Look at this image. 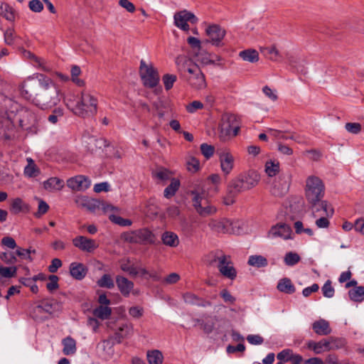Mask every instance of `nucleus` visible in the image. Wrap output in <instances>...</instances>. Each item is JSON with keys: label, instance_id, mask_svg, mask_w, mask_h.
Returning <instances> with one entry per match:
<instances>
[{"label": "nucleus", "instance_id": "obj_1", "mask_svg": "<svg viewBox=\"0 0 364 364\" xmlns=\"http://www.w3.org/2000/svg\"><path fill=\"white\" fill-rule=\"evenodd\" d=\"M37 77L38 83L33 79H28L22 84V97L41 109L54 107L61 99L59 87L51 78L43 74H39Z\"/></svg>", "mask_w": 364, "mask_h": 364}, {"label": "nucleus", "instance_id": "obj_2", "mask_svg": "<svg viewBox=\"0 0 364 364\" xmlns=\"http://www.w3.org/2000/svg\"><path fill=\"white\" fill-rule=\"evenodd\" d=\"M259 181L260 175L255 170L240 173L230 181L226 195L223 197V203L225 205H232L239 193L253 188Z\"/></svg>", "mask_w": 364, "mask_h": 364}, {"label": "nucleus", "instance_id": "obj_3", "mask_svg": "<svg viewBox=\"0 0 364 364\" xmlns=\"http://www.w3.org/2000/svg\"><path fill=\"white\" fill-rule=\"evenodd\" d=\"M325 186L318 176H310L306 180L305 196L313 213L319 212L317 205L323 199Z\"/></svg>", "mask_w": 364, "mask_h": 364}, {"label": "nucleus", "instance_id": "obj_4", "mask_svg": "<svg viewBox=\"0 0 364 364\" xmlns=\"http://www.w3.org/2000/svg\"><path fill=\"white\" fill-rule=\"evenodd\" d=\"M176 63L178 66V70L183 73H188L187 80L189 84L196 89L205 87L206 82L204 74L200 70L199 66L192 63L190 60H186L184 58H177Z\"/></svg>", "mask_w": 364, "mask_h": 364}, {"label": "nucleus", "instance_id": "obj_5", "mask_svg": "<svg viewBox=\"0 0 364 364\" xmlns=\"http://www.w3.org/2000/svg\"><path fill=\"white\" fill-rule=\"evenodd\" d=\"M98 100L90 92L82 91L80 100L73 109L75 114L82 117H92L97 112Z\"/></svg>", "mask_w": 364, "mask_h": 364}, {"label": "nucleus", "instance_id": "obj_6", "mask_svg": "<svg viewBox=\"0 0 364 364\" xmlns=\"http://www.w3.org/2000/svg\"><path fill=\"white\" fill-rule=\"evenodd\" d=\"M122 239L129 243L139 245H154L156 237L149 228H144L122 234Z\"/></svg>", "mask_w": 364, "mask_h": 364}, {"label": "nucleus", "instance_id": "obj_7", "mask_svg": "<svg viewBox=\"0 0 364 364\" xmlns=\"http://www.w3.org/2000/svg\"><path fill=\"white\" fill-rule=\"evenodd\" d=\"M193 195V205L197 213L201 217L213 215L217 213V208L210 204L206 198V193L204 190L201 193L198 191L191 192Z\"/></svg>", "mask_w": 364, "mask_h": 364}, {"label": "nucleus", "instance_id": "obj_8", "mask_svg": "<svg viewBox=\"0 0 364 364\" xmlns=\"http://www.w3.org/2000/svg\"><path fill=\"white\" fill-rule=\"evenodd\" d=\"M60 307L53 297H46L33 306L31 314L35 320H45L48 318L47 314L58 311Z\"/></svg>", "mask_w": 364, "mask_h": 364}, {"label": "nucleus", "instance_id": "obj_9", "mask_svg": "<svg viewBox=\"0 0 364 364\" xmlns=\"http://www.w3.org/2000/svg\"><path fill=\"white\" fill-rule=\"evenodd\" d=\"M139 73L145 87L153 88L159 84V75L152 64L148 65L144 60H141Z\"/></svg>", "mask_w": 364, "mask_h": 364}, {"label": "nucleus", "instance_id": "obj_10", "mask_svg": "<svg viewBox=\"0 0 364 364\" xmlns=\"http://www.w3.org/2000/svg\"><path fill=\"white\" fill-rule=\"evenodd\" d=\"M210 229L217 233H230L235 234L237 231L235 230L236 227V223H233L231 220L222 218L218 219H210L208 223Z\"/></svg>", "mask_w": 364, "mask_h": 364}, {"label": "nucleus", "instance_id": "obj_11", "mask_svg": "<svg viewBox=\"0 0 364 364\" xmlns=\"http://www.w3.org/2000/svg\"><path fill=\"white\" fill-rule=\"evenodd\" d=\"M217 267L223 277L230 280H234L237 277V272L230 255L222 256L220 264H217Z\"/></svg>", "mask_w": 364, "mask_h": 364}, {"label": "nucleus", "instance_id": "obj_12", "mask_svg": "<svg viewBox=\"0 0 364 364\" xmlns=\"http://www.w3.org/2000/svg\"><path fill=\"white\" fill-rule=\"evenodd\" d=\"M175 25L183 31H188L190 28L188 22L196 23L198 18L191 12L187 10L181 11L174 14Z\"/></svg>", "mask_w": 364, "mask_h": 364}, {"label": "nucleus", "instance_id": "obj_13", "mask_svg": "<svg viewBox=\"0 0 364 364\" xmlns=\"http://www.w3.org/2000/svg\"><path fill=\"white\" fill-rule=\"evenodd\" d=\"M206 35L209 37L208 42L211 43L213 46H221L222 40L225 36V30L219 25L212 24L205 29Z\"/></svg>", "mask_w": 364, "mask_h": 364}, {"label": "nucleus", "instance_id": "obj_14", "mask_svg": "<svg viewBox=\"0 0 364 364\" xmlns=\"http://www.w3.org/2000/svg\"><path fill=\"white\" fill-rule=\"evenodd\" d=\"M90 185V178L84 175H77L67 180L68 187L73 191H85Z\"/></svg>", "mask_w": 364, "mask_h": 364}, {"label": "nucleus", "instance_id": "obj_15", "mask_svg": "<svg viewBox=\"0 0 364 364\" xmlns=\"http://www.w3.org/2000/svg\"><path fill=\"white\" fill-rule=\"evenodd\" d=\"M98 304L92 311L93 315L101 320L107 319L112 314V309L109 306L110 301L107 297H98Z\"/></svg>", "mask_w": 364, "mask_h": 364}, {"label": "nucleus", "instance_id": "obj_16", "mask_svg": "<svg viewBox=\"0 0 364 364\" xmlns=\"http://www.w3.org/2000/svg\"><path fill=\"white\" fill-rule=\"evenodd\" d=\"M292 230L291 227L286 223H277L273 225L268 232L269 237H281L284 240L291 239Z\"/></svg>", "mask_w": 364, "mask_h": 364}, {"label": "nucleus", "instance_id": "obj_17", "mask_svg": "<svg viewBox=\"0 0 364 364\" xmlns=\"http://www.w3.org/2000/svg\"><path fill=\"white\" fill-rule=\"evenodd\" d=\"M234 122H236V117L234 114L224 116L220 124L221 131L228 135L236 136L240 127L237 124H233Z\"/></svg>", "mask_w": 364, "mask_h": 364}, {"label": "nucleus", "instance_id": "obj_18", "mask_svg": "<svg viewBox=\"0 0 364 364\" xmlns=\"http://www.w3.org/2000/svg\"><path fill=\"white\" fill-rule=\"evenodd\" d=\"M73 244L82 251L92 252L97 248L95 240L85 236H77L73 239Z\"/></svg>", "mask_w": 364, "mask_h": 364}, {"label": "nucleus", "instance_id": "obj_19", "mask_svg": "<svg viewBox=\"0 0 364 364\" xmlns=\"http://www.w3.org/2000/svg\"><path fill=\"white\" fill-rule=\"evenodd\" d=\"M220 168L223 173L227 176L230 173L234 167L235 159L229 151H223L219 155Z\"/></svg>", "mask_w": 364, "mask_h": 364}, {"label": "nucleus", "instance_id": "obj_20", "mask_svg": "<svg viewBox=\"0 0 364 364\" xmlns=\"http://www.w3.org/2000/svg\"><path fill=\"white\" fill-rule=\"evenodd\" d=\"M69 271L73 278L82 280L87 275L88 269L84 264L75 262L70 264Z\"/></svg>", "mask_w": 364, "mask_h": 364}, {"label": "nucleus", "instance_id": "obj_21", "mask_svg": "<svg viewBox=\"0 0 364 364\" xmlns=\"http://www.w3.org/2000/svg\"><path fill=\"white\" fill-rule=\"evenodd\" d=\"M134 328L132 323H124L122 325L118 331L114 333L112 339L116 343H121L122 340L127 338L133 335Z\"/></svg>", "mask_w": 364, "mask_h": 364}, {"label": "nucleus", "instance_id": "obj_22", "mask_svg": "<svg viewBox=\"0 0 364 364\" xmlns=\"http://www.w3.org/2000/svg\"><path fill=\"white\" fill-rule=\"evenodd\" d=\"M116 284L119 290L124 296L129 295L134 288V283L121 275L116 277Z\"/></svg>", "mask_w": 364, "mask_h": 364}, {"label": "nucleus", "instance_id": "obj_23", "mask_svg": "<svg viewBox=\"0 0 364 364\" xmlns=\"http://www.w3.org/2000/svg\"><path fill=\"white\" fill-rule=\"evenodd\" d=\"M306 345L308 348L312 350L316 354H321L323 352L331 350L327 339H322L318 342L309 341Z\"/></svg>", "mask_w": 364, "mask_h": 364}, {"label": "nucleus", "instance_id": "obj_24", "mask_svg": "<svg viewBox=\"0 0 364 364\" xmlns=\"http://www.w3.org/2000/svg\"><path fill=\"white\" fill-rule=\"evenodd\" d=\"M312 328L319 336H327L331 333L329 323L322 318L314 321L312 324Z\"/></svg>", "mask_w": 364, "mask_h": 364}, {"label": "nucleus", "instance_id": "obj_25", "mask_svg": "<svg viewBox=\"0 0 364 364\" xmlns=\"http://www.w3.org/2000/svg\"><path fill=\"white\" fill-rule=\"evenodd\" d=\"M277 289L282 293L285 294H293L296 291V288L291 279L287 277L282 278L279 280Z\"/></svg>", "mask_w": 364, "mask_h": 364}, {"label": "nucleus", "instance_id": "obj_26", "mask_svg": "<svg viewBox=\"0 0 364 364\" xmlns=\"http://www.w3.org/2000/svg\"><path fill=\"white\" fill-rule=\"evenodd\" d=\"M29 206L21 198H16L11 201L10 211L13 214H18L23 211H28Z\"/></svg>", "mask_w": 364, "mask_h": 364}, {"label": "nucleus", "instance_id": "obj_27", "mask_svg": "<svg viewBox=\"0 0 364 364\" xmlns=\"http://www.w3.org/2000/svg\"><path fill=\"white\" fill-rule=\"evenodd\" d=\"M162 242L169 247H175L179 244V239L178 235L171 231H166L161 235Z\"/></svg>", "mask_w": 364, "mask_h": 364}, {"label": "nucleus", "instance_id": "obj_28", "mask_svg": "<svg viewBox=\"0 0 364 364\" xmlns=\"http://www.w3.org/2000/svg\"><path fill=\"white\" fill-rule=\"evenodd\" d=\"M239 56L245 61L256 63L259 60V53L255 49H247L240 52Z\"/></svg>", "mask_w": 364, "mask_h": 364}, {"label": "nucleus", "instance_id": "obj_29", "mask_svg": "<svg viewBox=\"0 0 364 364\" xmlns=\"http://www.w3.org/2000/svg\"><path fill=\"white\" fill-rule=\"evenodd\" d=\"M63 353L65 355H73L76 351V342L71 337H67L63 340Z\"/></svg>", "mask_w": 364, "mask_h": 364}, {"label": "nucleus", "instance_id": "obj_30", "mask_svg": "<svg viewBox=\"0 0 364 364\" xmlns=\"http://www.w3.org/2000/svg\"><path fill=\"white\" fill-rule=\"evenodd\" d=\"M0 15L5 18L7 21H14L15 20V10L8 4H1Z\"/></svg>", "mask_w": 364, "mask_h": 364}, {"label": "nucleus", "instance_id": "obj_31", "mask_svg": "<svg viewBox=\"0 0 364 364\" xmlns=\"http://www.w3.org/2000/svg\"><path fill=\"white\" fill-rule=\"evenodd\" d=\"M263 55L272 61H279L281 55L275 46L263 48L261 50Z\"/></svg>", "mask_w": 364, "mask_h": 364}, {"label": "nucleus", "instance_id": "obj_32", "mask_svg": "<svg viewBox=\"0 0 364 364\" xmlns=\"http://www.w3.org/2000/svg\"><path fill=\"white\" fill-rule=\"evenodd\" d=\"M146 357L149 364H162L164 360L163 354L159 350L147 351Z\"/></svg>", "mask_w": 364, "mask_h": 364}, {"label": "nucleus", "instance_id": "obj_33", "mask_svg": "<svg viewBox=\"0 0 364 364\" xmlns=\"http://www.w3.org/2000/svg\"><path fill=\"white\" fill-rule=\"evenodd\" d=\"M180 187V181L178 179L173 178L171 183L165 188L164 196L166 198L173 196Z\"/></svg>", "mask_w": 364, "mask_h": 364}, {"label": "nucleus", "instance_id": "obj_34", "mask_svg": "<svg viewBox=\"0 0 364 364\" xmlns=\"http://www.w3.org/2000/svg\"><path fill=\"white\" fill-rule=\"evenodd\" d=\"M97 284L100 287L108 289H112L114 287V280L109 274H103L102 277L97 281Z\"/></svg>", "mask_w": 364, "mask_h": 364}, {"label": "nucleus", "instance_id": "obj_35", "mask_svg": "<svg viewBox=\"0 0 364 364\" xmlns=\"http://www.w3.org/2000/svg\"><path fill=\"white\" fill-rule=\"evenodd\" d=\"M248 264L256 267H264L268 264L267 259L262 255H252L249 257Z\"/></svg>", "mask_w": 364, "mask_h": 364}, {"label": "nucleus", "instance_id": "obj_36", "mask_svg": "<svg viewBox=\"0 0 364 364\" xmlns=\"http://www.w3.org/2000/svg\"><path fill=\"white\" fill-rule=\"evenodd\" d=\"M225 255L220 250L212 251L205 256V262L208 265L213 266L215 262L220 264V257Z\"/></svg>", "mask_w": 364, "mask_h": 364}, {"label": "nucleus", "instance_id": "obj_37", "mask_svg": "<svg viewBox=\"0 0 364 364\" xmlns=\"http://www.w3.org/2000/svg\"><path fill=\"white\" fill-rule=\"evenodd\" d=\"M46 189L51 188L56 190H60L64 187V181L57 177H52L48 179L44 183Z\"/></svg>", "mask_w": 364, "mask_h": 364}, {"label": "nucleus", "instance_id": "obj_38", "mask_svg": "<svg viewBox=\"0 0 364 364\" xmlns=\"http://www.w3.org/2000/svg\"><path fill=\"white\" fill-rule=\"evenodd\" d=\"M279 171V164L272 161L266 162L265 172L269 177L276 176Z\"/></svg>", "mask_w": 364, "mask_h": 364}, {"label": "nucleus", "instance_id": "obj_39", "mask_svg": "<svg viewBox=\"0 0 364 364\" xmlns=\"http://www.w3.org/2000/svg\"><path fill=\"white\" fill-rule=\"evenodd\" d=\"M109 219L112 223L117 224L122 227L130 226L132 224V221L131 220L123 218L119 215H114V214L110 215L109 216Z\"/></svg>", "mask_w": 364, "mask_h": 364}, {"label": "nucleus", "instance_id": "obj_40", "mask_svg": "<svg viewBox=\"0 0 364 364\" xmlns=\"http://www.w3.org/2000/svg\"><path fill=\"white\" fill-rule=\"evenodd\" d=\"M70 72L73 82L79 87L83 86L85 84L84 80L78 78V76L81 73L80 68L78 65H73Z\"/></svg>", "mask_w": 364, "mask_h": 364}, {"label": "nucleus", "instance_id": "obj_41", "mask_svg": "<svg viewBox=\"0 0 364 364\" xmlns=\"http://www.w3.org/2000/svg\"><path fill=\"white\" fill-rule=\"evenodd\" d=\"M186 167L190 172H197L200 169L199 160L194 156H188L186 159Z\"/></svg>", "mask_w": 364, "mask_h": 364}, {"label": "nucleus", "instance_id": "obj_42", "mask_svg": "<svg viewBox=\"0 0 364 364\" xmlns=\"http://www.w3.org/2000/svg\"><path fill=\"white\" fill-rule=\"evenodd\" d=\"M38 173L34 161L31 159H28V165L24 168V174L29 177L36 176Z\"/></svg>", "mask_w": 364, "mask_h": 364}, {"label": "nucleus", "instance_id": "obj_43", "mask_svg": "<svg viewBox=\"0 0 364 364\" xmlns=\"http://www.w3.org/2000/svg\"><path fill=\"white\" fill-rule=\"evenodd\" d=\"M48 282L46 284V288L50 293H53V291L57 289L59 287L58 281L59 277L55 274H50L48 277Z\"/></svg>", "mask_w": 364, "mask_h": 364}, {"label": "nucleus", "instance_id": "obj_44", "mask_svg": "<svg viewBox=\"0 0 364 364\" xmlns=\"http://www.w3.org/2000/svg\"><path fill=\"white\" fill-rule=\"evenodd\" d=\"M300 261L299 255L296 252H287L284 257V262L288 266H294Z\"/></svg>", "mask_w": 364, "mask_h": 364}, {"label": "nucleus", "instance_id": "obj_45", "mask_svg": "<svg viewBox=\"0 0 364 364\" xmlns=\"http://www.w3.org/2000/svg\"><path fill=\"white\" fill-rule=\"evenodd\" d=\"M317 208H319V211L322 210L326 217H332L334 213L333 208L326 200H323L321 199L319 204L317 205Z\"/></svg>", "mask_w": 364, "mask_h": 364}, {"label": "nucleus", "instance_id": "obj_46", "mask_svg": "<svg viewBox=\"0 0 364 364\" xmlns=\"http://www.w3.org/2000/svg\"><path fill=\"white\" fill-rule=\"evenodd\" d=\"M176 80V75L172 74H165L162 77L165 89L166 90L171 89Z\"/></svg>", "mask_w": 364, "mask_h": 364}, {"label": "nucleus", "instance_id": "obj_47", "mask_svg": "<svg viewBox=\"0 0 364 364\" xmlns=\"http://www.w3.org/2000/svg\"><path fill=\"white\" fill-rule=\"evenodd\" d=\"M153 176L161 181H166L171 177V173L166 168H160L153 173Z\"/></svg>", "mask_w": 364, "mask_h": 364}, {"label": "nucleus", "instance_id": "obj_48", "mask_svg": "<svg viewBox=\"0 0 364 364\" xmlns=\"http://www.w3.org/2000/svg\"><path fill=\"white\" fill-rule=\"evenodd\" d=\"M200 151L202 154L207 159H209L212 157L215 152V147L212 145L203 143L200 145Z\"/></svg>", "mask_w": 364, "mask_h": 364}, {"label": "nucleus", "instance_id": "obj_49", "mask_svg": "<svg viewBox=\"0 0 364 364\" xmlns=\"http://www.w3.org/2000/svg\"><path fill=\"white\" fill-rule=\"evenodd\" d=\"M329 343L331 350L341 348L345 345V341L342 338H336L331 337L327 339Z\"/></svg>", "mask_w": 364, "mask_h": 364}, {"label": "nucleus", "instance_id": "obj_50", "mask_svg": "<svg viewBox=\"0 0 364 364\" xmlns=\"http://www.w3.org/2000/svg\"><path fill=\"white\" fill-rule=\"evenodd\" d=\"M293 350H291V349H284L283 350H282L281 352H279L277 355V359L284 363V362H288V361H290L291 358V356H293Z\"/></svg>", "mask_w": 364, "mask_h": 364}, {"label": "nucleus", "instance_id": "obj_51", "mask_svg": "<svg viewBox=\"0 0 364 364\" xmlns=\"http://www.w3.org/2000/svg\"><path fill=\"white\" fill-rule=\"evenodd\" d=\"M129 259H127V262L122 263L120 266V268L122 271L128 272L129 274L132 277H136L137 276V267L129 265Z\"/></svg>", "mask_w": 364, "mask_h": 364}, {"label": "nucleus", "instance_id": "obj_52", "mask_svg": "<svg viewBox=\"0 0 364 364\" xmlns=\"http://www.w3.org/2000/svg\"><path fill=\"white\" fill-rule=\"evenodd\" d=\"M17 268L16 267H0V275L5 278H11L16 275Z\"/></svg>", "mask_w": 364, "mask_h": 364}, {"label": "nucleus", "instance_id": "obj_53", "mask_svg": "<svg viewBox=\"0 0 364 364\" xmlns=\"http://www.w3.org/2000/svg\"><path fill=\"white\" fill-rule=\"evenodd\" d=\"M21 283L26 286L30 288L32 294H36L38 292V287L36 284V282L33 279V278H23L21 279Z\"/></svg>", "mask_w": 364, "mask_h": 364}, {"label": "nucleus", "instance_id": "obj_54", "mask_svg": "<svg viewBox=\"0 0 364 364\" xmlns=\"http://www.w3.org/2000/svg\"><path fill=\"white\" fill-rule=\"evenodd\" d=\"M49 209V205L43 200L40 199L38 203V211L34 213L36 218H39L46 214Z\"/></svg>", "mask_w": 364, "mask_h": 364}, {"label": "nucleus", "instance_id": "obj_55", "mask_svg": "<svg viewBox=\"0 0 364 364\" xmlns=\"http://www.w3.org/2000/svg\"><path fill=\"white\" fill-rule=\"evenodd\" d=\"M28 7L33 12L39 13L43 9V4L40 0H31L28 3Z\"/></svg>", "mask_w": 364, "mask_h": 364}, {"label": "nucleus", "instance_id": "obj_56", "mask_svg": "<svg viewBox=\"0 0 364 364\" xmlns=\"http://www.w3.org/2000/svg\"><path fill=\"white\" fill-rule=\"evenodd\" d=\"M346 129L352 134H357L361 131V125L356 122H348L345 125Z\"/></svg>", "mask_w": 364, "mask_h": 364}, {"label": "nucleus", "instance_id": "obj_57", "mask_svg": "<svg viewBox=\"0 0 364 364\" xmlns=\"http://www.w3.org/2000/svg\"><path fill=\"white\" fill-rule=\"evenodd\" d=\"M0 258L6 264H14L16 262L17 259L13 252H3Z\"/></svg>", "mask_w": 364, "mask_h": 364}, {"label": "nucleus", "instance_id": "obj_58", "mask_svg": "<svg viewBox=\"0 0 364 364\" xmlns=\"http://www.w3.org/2000/svg\"><path fill=\"white\" fill-rule=\"evenodd\" d=\"M203 107V105L200 101H193L191 103L186 106V110L189 113H193L198 109H200Z\"/></svg>", "mask_w": 364, "mask_h": 364}, {"label": "nucleus", "instance_id": "obj_59", "mask_svg": "<svg viewBox=\"0 0 364 364\" xmlns=\"http://www.w3.org/2000/svg\"><path fill=\"white\" fill-rule=\"evenodd\" d=\"M322 293L323 296H333L334 294V289L332 287L331 280H327L323 286Z\"/></svg>", "mask_w": 364, "mask_h": 364}, {"label": "nucleus", "instance_id": "obj_60", "mask_svg": "<svg viewBox=\"0 0 364 364\" xmlns=\"http://www.w3.org/2000/svg\"><path fill=\"white\" fill-rule=\"evenodd\" d=\"M129 314L135 318H139L143 316L144 309L139 306H132L129 309Z\"/></svg>", "mask_w": 364, "mask_h": 364}, {"label": "nucleus", "instance_id": "obj_61", "mask_svg": "<svg viewBox=\"0 0 364 364\" xmlns=\"http://www.w3.org/2000/svg\"><path fill=\"white\" fill-rule=\"evenodd\" d=\"M62 266V261L58 258H54L51 261V264L48 267V271L50 273H55Z\"/></svg>", "mask_w": 364, "mask_h": 364}, {"label": "nucleus", "instance_id": "obj_62", "mask_svg": "<svg viewBox=\"0 0 364 364\" xmlns=\"http://www.w3.org/2000/svg\"><path fill=\"white\" fill-rule=\"evenodd\" d=\"M4 41L7 45H12L14 41V31L8 28L4 33Z\"/></svg>", "mask_w": 364, "mask_h": 364}, {"label": "nucleus", "instance_id": "obj_63", "mask_svg": "<svg viewBox=\"0 0 364 364\" xmlns=\"http://www.w3.org/2000/svg\"><path fill=\"white\" fill-rule=\"evenodd\" d=\"M16 254L23 259H29L30 262L33 261V258L30 255V249L18 247L16 251Z\"/></svg>", "mask_w": 364, "mask_h": 364}, {"label": "nucleus", "instance_id": "obj_64", "mask_svg": "<svg viewBox=\"0 0 364 364\" xmlns=\"http://www.w3.org/2000/svg\"><path fill=\"white\" fill-rule=\"evenodd\" d=\"M264 94L272 101H276L278 99L277 95L267 85L262 88Z\"/></svg>", "mask_w": 364, "mask_h": 364}]
</instances>
